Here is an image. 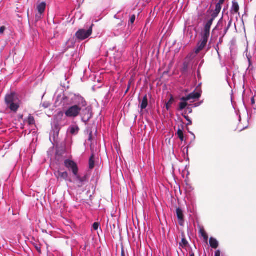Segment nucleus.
Wrapping results in <instances>:
<instances>
[{"instance_id":"nucleus-1","label":"nucleus","mask_w":256,"mask_h":256,"mask_svg":"<svg viewBox=\"0 0 256 256\" xmlns=\"http://www.w3.org/2000/svg\"><path fill=\"white\" fill-rule=\"evenodd\" d=\"M214 17L209 20L204 26V30L201 32V39L197 44L194 52L198 54L206 46L210 35V27L214 22Z\"/></svg>"},{"instance_id":"nucleus-2","label":"nucleus","mask_w":256,"mask_h":256,"mask_svg":"<svg viewBox=\"0 0 256 256\" xmlns=\"http://www.w3.org/2000/svg\"><path fill=\"white\" fill-rule=\"evenodd\" d=\"M77 104L70 106L64 112L66 116L70 118H74L78 116L83 108L86 107L87 103L84 98L78 96Z\"/></svg>"},{"instance_id":"nucleus-3","label":"nucleus","mask_w":256,"mask_h":256,"mask_svg":"<svg viewBox=\"0 0 256 256\" xmlns=\"http://www.w3.org/2000/svg\"><path fill=\"white\" fill-rule=\"evenodd\" d=\"M5 101L8 107L12 111H16L20 106V100L14 94L7 95L6 96Z\"/></svg>"},{"instance_id":"nucleus-4","label":"nucleus","mask_w":256,"mask_h":256,"mask_svg":"<svg viewBox=\"0 0 256 256\" xmlns=\"http://www.w3.org/2000/svg\"><path fill=\"white\" fill-rule=\"evenodd\" d=\"M93 26L94 24H92L88 30H79L75 34L76 38L79 40H83L88 38L92 34Z\"/></svg>"},{"instance_id":"nucleus-5","label":"nucleus","mask_w":256,"mask_h":256,"mask_svg":"<svg viewBox=\"0 0 256 256\" xmlns=\"http://www.w3.org/2000/svg\"><path fill=\"white\" fill-rule=\"evenodd\" d=\"M64 166L68 169H71L75 176L78 174V168L76 164L74 161L66 160L64 161Z\"/></svg>"},{"instance_id":"nucleus-6","label":"nucleus","mask_w":256,"mask_h":256,"mask_svg":"<svg viewBox=\"0 0 256 256\" xmlns=\"http://www.w3.org/2000/svg\"><path fill=\"white\" fill-rule=\"evenodd\" d=\"M46 4L45 2H42L37 6L38 14L36 16V20L38 21L42 18V14L44 12L46 8Z\"/></svg>"},{"instance_id":"nucleus-7","label":"nucleus","mask_w":256,"mask_h":256,"mask_svg":"<svg viewBox=\"0 0 256 256\" xmlns=\"http://www.w3.org/2000/svg\"><path fill=\"white\" fill-rule=\"evenodd\" d=\"M126 26V24L120 20H116L114 23V30H121Z\"/></svg>"},{"instance_id":"nucleus-8","label":"nucleus","mask_w":256,"mask_h":256,"mask_svg":"<svg viewBox=\"0 0 256 256\" xmlns=\"http://www.w3.org/2000/svg\"><path fill=\"white\" fill-rule=\"evenodd\" d=\"M176 214L177 218L178 220V223L180 226L183 225L184 222V214L183 212L180 208H177L176 210Z\"/></svg>"},{"instance_id":"nucleus-9","label":"nucleus","mask_w":256,"mask_h":256,"mask_svg":"<svg viewBox=\"0 0 256 256\" xmlns=\"http://www.w3.org/2000/svg\"><path fill=\"white\" fill-rule=\"evenodd\" d=\"M240 6L238 2L234 0L232 2V6L230 10L232 14H239Z\"/></svg>"},{"instance_id":"nucleus-10","label":"nucleus","mask_w":256,"mask_h":256,"mask_svg":"<svg viewBox=\"0 0 256 256\" xmlns=\"http://www.w3.org/2000/svg\"><path fill=\"white\" fill-rule=\"evenodd\" d=\"M64 150L62 147L60 146H56V158L58 159V160H60L61 158L62 155L64 154Z\"/></svg>"},{"instance_id":"nucleus-11","label":"nucleus","mask_w":256,"mask_h":256,"mask_svg":"<svg viewBox=\"0 0 256 256\" xmlns=\"http://www.w3.org/2000/svg\"><path fill=\"white\" fill-rule=\"evenodd\" d=\"M140 107L142 110H144L148 106V96L146 94L142 100L140 101Z\"/></svg>"},{"instance_id":"nucleus-12","label":"nucleus","mask_w":256,"mask_h":256,"mask_svg":"<svg viewBox=\"0 0 256 256\" xmlns=\"http://www.w3.org/2000/svg\"><path fill=\"white\" fill-rule=\"evenodd\" d=\"M210 244L212 248L214 249H216L218 246V240L212 237L210 238Z\"/></svg>"},{"instance_id":"nucleus-13","label":"nucleus","mask_w":256,"mask_h":256,"mask_svg":"<svg viewBox=\"0 0 256 256\" xmlns=\"http://www.w3.org/2000/svg\"><path fill=\"white\" fill-rule=\"evenodd\" d=\"M82 120L84 123L88 122L92 118V115L90 114L89 112H86L85 114H82Z\"/></svg>"},{"instance_id":"nucleus-14","label":"nucleus","mask_w":256,"mask_h":256,"mask_svg":"<svg viewBox=\"0 0 256 256\" xmlns=\"http://www.w3.org/2000/svg\"><path fill=\"white\" fill-rule=\"evenodd\" d=\"M189 62L187 61L184 62L182 64V67L181 69V72L183 74H186L188 72L189 68Z\"/></svg>"},{"instance_id":"nucleus-15","label":"nucleus","mask_w":256,"mask_h":256,"mask_svg":"<svg viewBox=\"0 0 256 256\" xmlns=\"http://www.w3.org/2000/svg\"><path fill=\"white\" fill-rule=\"evenodd\" d=\"M201 96V94L199 92H194L188 94L190 100H195L199 98Z\"/></svg>"},{"instance_id":"nucleus-16","label":"nucleus","mask_w":256,"mask_h":256,"mask_svg":"<svg viewBox=\"0 0 256 256\" xmlns=\"http://www.w3.org/2000/svg\"><path fill=\"white\" fill-rule=\"evenodd\" d=\"M94 164H95L94 155V154H92L89 159V162H88L89 168L90 170L93 169L94 167Z\"/></svg>"},{"instance_id":"nucleus-17","label":"nucleus","mask_w":256,"mask_h":256,"mask_svg":"<svg viewBox=\"0 0 256 256\" xmlns=\"http://www.w3.org/2000/svg\"><path fill=\"white\" fill-rule=\"evenodd\" d=\"M182 238L181 242L180 243V246L182 248H186L188 245V242L186 240L184 233L182 234Z\"/></svg>"},{"instance_id":"nucleus-18","label":"nucleus","mask_w":256,"mask_h":256,"mask_svg":"<svg viewBox=\"0 0 256 256\" xmlns=\"http://www.w3.org/2000/svg\"><path fill=\"white\" fill-rule=\"evenodd\" d=\"M170 98L169 100L166 104V108L167 110H168L170 108L172 104L174 102V98L172 95H170Z\"/></svg>"},{"instance_id":"nucleus-19","label":"nucleus","mask_w":256,"mask_h":256,"mask_svg":"<svg viewBox=\"0 0 256 256\" xmlns=\"http://www.w3.org/2000/svg\"><path fill=\"white\" fill-rule=\"evenodd\" d=\"M24 122H27L30 126L34 124L35 122L34 118L30 114L29 115L28 119Z\"/></svg>"},{"instance_id":"nucleus-20","label":"nucleus","mask_w":256,"mask_h":256,"mask_svg":"<svg viewBox=\"0 0 256 256\" xmlns=\"http://www.w3.org/2000/svg\"><path fill=\"white\" fill-rule=\"evenodd\" d=\"M200 232L202 236L203 237L204 240L206 242H207L208 238L203 228H201L200 230Z\"/></svg>"},{"instance_id":"nucleus-21","label":"nucleus","mask_w":256,"mask_h":256,"mask_svg":"<svg viewBox=\"0 0 256 256\" xmlns=\"http://www.w3.org/2000/svg\"><path fill=\"white\" fill-rule=\"evenodd\" d=\"M58 176L63 180H66L68 178V174L67 172H58Z\"/></svg>"},{"instance_id":"nucleus-22","label":"nucleus","mask_w":256,"mask_h":256,"mask_svg":"<svg viewBox=\"0 0 256 256\" xmlns=\"http://www.w3.org/2000/svg\"><path fill=\"white\" fill-rule=\"evenodd\" d=\"M222 4H220L218 3L216 6V9L214 10V14H216L215 16H216L220 12L222 9Z\"/></svg>"},{"instance_id":"nucleus-23","label":"nucleus","mask_w":256,"mask_h":256,"mask_svg":"<svg viewBox=\"0 0 256 256\" xmlns=\"http://www.w3.org/2000/svg\"><path fill=\"white\" fill-rule=\"evenodd\" d=\"M177 134L178 136V137L180 140L181 141H183L184 140V133L182 130L178 128L177 132Z\"/></svg>"},{"instance_id":"nucleus-24","label":"nucleus","mask_w":256,"mask_h":256,"mask_svg":"<svg viewBox=\"0 0 256 256\" xmlns=\"http://www.w3.org/2000/svg\"><path fill=\"white\" fill-rule=\"evenodd\" d=\"M187 106L188 103L186 102H180L179 104V110H184Z\"/></svg>"},{"instance_id":"nucleus-25","label":"nucleus","mask_w":256,"mask_h":256,"mask_svg":"<svg viewBox=\"0 0 256 256\" xmlns=\"http://www.w3.org/2000/svg\"><path fill=\"white\" fill-rule=\"evenodd\" d=\"M78 130H79V128L78 127H76V128L72 127L70 128V132L72 134H74L76 132H78Z\"/></svg>"},{"instance_id":"nucleus-26","label":"nucleus","mask_w":256,"mask_h":256,"mask_svg":"<svg viewBox=\"0 0 256 256\" xmlns=\"http://www.w3.org/2000/svg\"><path fill=\"white\" fill-rule=\"evenodd\" d=\"M184 118L188 122V125H190L192 124V120L190 119V118L188 116H184Z\"/></svg>"},{"instance_id":"nucleus-27","label":"nucleus","mask_w":256,"mask_h":256,"mask_svg":"<svg viewBox=\"0 0 256 256\" xmlns=\"http://www.w3.org/2000/svg\"><path fill=\"white\" fill-rule=\"evenodd\" d=\"M135 20H136L135 15H132L130 18V22L132 24L134 22Z\"/></svg>"},{"instance_id":"nucleus-28","label":"nucleus","mask_w":256,"mask_h":256,"mask_svg":"<svg viewBox=\"0 0 256 256\" xmlns=\"http://www.w3.org/2000/svg\"><path fill=\"white\" fill-rule=\"evenodd\" d=\"M181 100L184 101V102H186L188 100H190V98H189V96H188V95L186 96H185V97H182V98H181Z\"/></svg>"},{"instance_id":"nucleus-29","label":"nucleus","mask_w":256,"mask_h":256,"mask_svg":"<svg viewBox=\"0 0 256 256\" xmlns=\"http://www.w3.org/2000/svg\"><path fill=\"white\" fill-rule=\"evenodd\" d=\"M99 224L98 222H94L93 224V228L94 230H97L98 228Z\"/></svg>"},{"instance_id":"nucleus-30","label":"nucleus","mask_w":256,"mask_h":256,"mask_svg":"<svg viewBox=\"0 0 256 256\" xmlns=\"http://www.w3.org/2000/svg\"><path fill=\"white\" fill-rule=\"evenodd\" d=\"M6 30V28L4 26H2L0 28V34H2L4 32V31Z\"/></svg>"},{"instance_id":"nucleus-31","label":"nucleus","mask_w":256,"mask_h":256,"mask_svg":"<svg viewBox=\"0 0 256 256\" xmlns=\"http://www.w3.org/2000/svg\"><path fill=\"white\" fill-rule=\"evenodd\" d=\"M215 256H220V250H218L216 252Z\"/></svg>"},{"instance_id":"nucleus-32","label":"nucleus","mask_w":256,"mask_h":256,"mask_svg":"<svg viewBox=\"0 0 256 256\" xmlns=\"http://www.w3.org/2000/svg\"><path fill=\"white\" fill-rule=\"evenodd\" d=\"M42 106L44 108H47L48 107V104L46 102H44L42 104Z\"/></svg>"},{"instance_id":"nucleus-33","label":"nucleus","mask_w":256,"mask_h":256,"mask_svg":"<svg viewBox=\"0 0 256 256\" xmlns=\"http://www.w3.org/2000/svg\"><path fill=\"white\" fill-rule=\"evenodd\" d=\"M121 256H125V253H124V248H122V249Z\"/></svg>"},{"instance_id":"nucleus-34","label":"nucleus","mask_w":256,"mask_h":256,"mask_svg":"<svg viewBox=\"0 0 256 256\" xmlns=\"http://www.w3.org/2000/svg\"><path fill=\"white\" fill-rule=\"evenodd\" d=\"M186 110L189 112V113H190L192 112V110L190 108H187Z\"/></svg>"},{"instance_id":"nucleus-35","label":"nucleus","mask_w":256,"mask_h":256,"mask_svg":"<svg viewBox=\"0 0 256 256\" xmlns=\"http://www.w3.org/2000/svg\"><path fill=\"white\" fill-rule=\"evenodd\" d=\"M224 1L225 0H220L218 3L222 4L224 3Z\"/></svg>"},{"instance_id":"nucleus-36","label":"nucleus","mask_w":256,"mask_h":256,"mask_svg":"<svg viewBox=\"0 0 256 256\" xmlns=\"http://www.w3.org/2000/svg\"><path fill=\"white\" fill-rule=\"evenodd\" d=\"M190 256H195L194 254L192 251L190 252Z\"/></svg>"},{"instance_id":"nucleus-37","label":"nucleus","mask_w":256,"mask_h":256,"mask_svg":"<svg viewBox=\"0 0 256 256\" xmlns=\"http://www.w3.org/2000/svg\"><path fill=\"white\" fill-rule=\"evenodd\" d=\"M230 26H231V22H230L228 23V28H230Z\"/></svg>"},{"instance_id":"nucleus-38","label":"nucleus","mask_w":256,"mask_h":256,"mask_svg":"<svg viewBox=\"0 0 256 256\" xmlns=\"http://www.w3.org/2000/svg\"><path fill=\"white\" fill-rule=\"evenodd\" d=\"M216 51L218 52V50H219V48H218V44L216 46Z\"/></svg>"},{"instance_id":"nucleus-39","label":"nucleus","mask_w":256,"mask_h":256,"mask_svg":"<svg viewBox=\"0 0 256 256\" xmlns=\"http://www.w3.org/2000/svg\"><path fill=\"white\" fill-rule=\"evenodd\" d=\"M222 42V38H220V42H219L218 44V45L219 44H221Z\"/></svg>"},{"instance_id":"nucleus-40","label":"nucleus","mask_w":256,"mask_h":256,"mask_svg":"<svg viewBox=\"0 0 256 256\" xmlns=\"http://www.w3.org/2000/svg\"><path fill=\"white\" fill-rule=\"evenodd\" d=\"M228 32V30H225V32H224V34H226Z\"/></svg>"},{"instance_id":"nucleus-41","label":"nucleus","mask_w":256,"mask_h":256,"mask_svg":"<svg viewBox=\"0 0 256 256\" xmlns=\"http://www.w3.org/2000/svg\"><path fill=\"white\" fill-rule=\"evenodd\" d=\"M45 94H46V93H44V94L42 96V99H43V98H44V96Z\"/></svg>"},{"instance_id":"nucleus-42","label":"nucleus","mask_w":256,"mask_h":256,"mask_svg":"<svg viewBox=\"0 0 256 256\" xmlns=\"http://www.w3.org/2000/svg\"><path fill=\"white\" fill-rule=\"evenodd\" d=\"M228 29H229V28H228V27L227 26V28H226V30H228Z\"/></svg>"},{"instance_id":"nucleus-43","label":"nucleus","mask_w":256,"mask_h":256,"mask_svg":"<svg viewBox=\"0 0 256 256\" xmlns=\"http://www.w3.org/2000/svg\"><path fill=\"white\" fill-rule=\"evenodd\" d=\"M37 249H38V251H39L40 252V250H38V248H37Z\"/></svg>"}]
</instances>
